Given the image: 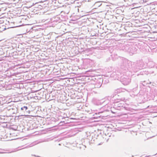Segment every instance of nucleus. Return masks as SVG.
Here are the masks:
<instances>
[{
    "label": "nucleus",
    "instance_id": "nucleus-1",
    "mask_svg": "<svg viewBox=\"0 0 157 157\" xmlns=\"http://www.w3.org/2000/svg\"><path fill=\"white\" fill-rule=\"evenodd\" d=\"M101 2H95L94 5V8H93V10L94 9H97V8L96 7H99L101 6Z\"/></svg>",
    "mask_w": 157,
    "mask_h": 157
},
{
    "label": "nucleus",
    "instance_id": "nucleus-2",
    "mask_svg": "<svg viewBox=\"0 0 157 157\" xmlns=\"http://www.w3.org/2000/svg\"><path fill=\"white\" fill-rule=\"evenodd\" d=\"M28 109V108L27 106H24L21 108V109L23 110L25 109V110H26Z\"/></svg>",
    "mask_w": 157,
    "mask_h": 157
},
{
    "label": "nucleus",
    "instance_id": "nucleus-3",
    "mask_svg": "<svg viewBox=\"0 0 157 157\" xmlns=\"http://www.w3.org/2000/svg\"><path fill=\"white\" fill-rule=\"evenodd\" d=\"M18 16H24V15L23 14H20L19 15H18Z\"/></svg>",
    "mask_w": 157,
    "mask_h": 157
},
{
    "label": "nucleus",
    "instance_id": "nucleus-4",
    "mask_svg": "<svg viewBox=\"0 0 157 157\" xmlns=\"http://www.w3.org/2000/svg\"><path fill=\"white\" fill-rule=\"evenodd\" d=\"M77 10H79L78 8V9H77Z\"/></svg>",
    "mask_w": 157,
    "mask_h": 157
},
{
    "label": "nucleus",
    "instance_id": "nucleus-5",
    "mask_svg": "<svg viewBox=\"0 0 157 157\" xmlns=\"http://www.w3.org/2000/svg\"><path fill=\"white\" fill-rule=\"evenodd\" d=\"M52 1V2H53V1H52V0H51Z\"/></svg>",
    "mask_w": 157,
    "mask_h": 157
}]
</instances>
